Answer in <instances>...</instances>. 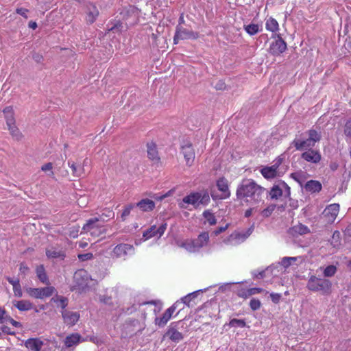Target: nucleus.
<instances>
[{
  "label": "nucleus",
  "instance_id": "obj_1",
  "mask_svg": "<svg viewBox=\"0 0 351 351\" xmlns=\"http://www.w3.org/2000/svg\"><path fill=\"white\" fill-rule=\"evenodd\" d=\"M265 189L257 184L252 179H244L239 184L236 195L238 199H244L246 202L257 203L261 201Z\"/></svg>",
  "mask_w": 351,
  "mask_h": 351
},
{
  "label": "nucleus",
  "instance_id": "obj_50",
  "mask_svg": "<svg viewBox=\"0 0 351 351\" xmlns=\"http://www.w3.org/2000/svg\"><path fill=\"white\" fill-rule=\"evenodd\" d=\"M261 303L259 300L252 298L250 302V306L252 310L256 311L261 308Z\"/></svg>",
  "mask_w": 351,
  "mask_h": 351
},
{
  "label": "nucleus",
  "instance_id": "obj_38",
  "mask_svg": "<svg viewBox=\"0 0 351 351\" xmlns=\"http://www.w3.org/2000/svg\"><path fill=\"white\" fill-rule=\"evenodd\" d=\"M68 165L72 169L74 176L80 177L84 173V168L80 165H77L75 162L69 160Z\"/></svg>",
  "mask_w": 351,
  "mask_h": 351
},
{
  "label": "nucleus",
  "instance_id": "obj_59",
  "mask_svg": "<svg viewBox=\"0 0 351 351\" xmlns=\"http://www.w3.org/2000/svg\"><path fill=\"white\" fill-rule=\"evenodd\" d=\"M1 329L3 333L7 335H14L16 334L14 331L12 330V329L7 326H2Z\"/></svg>",
  "mask_w": 351,
  "mask_h": 351
},
{
  "label": "nucleus",
  "instance_id": "obj_22",
  "mask_svg": "<svg viewBox=\"0 0 351 351\" xmlns=\"http://www.w3.org/2000/svg\"><path fill=\"white\" fill-rule=\"evenodd\" d=\"M339 211V205L338 204H332L328 206L324 210L323 214L329 217L328 220L333 221L337 216Z\"/></svg>",
  "mask_w": 351,
  "mask_h": 351
},
{
  "label": "nucleus",
  "instance_id": "obj_54",
  "mask_svg": "<svg viewBox=\"0 0 351 351\" xmlns=\"http://www.w3.org/2000/svg\"><path fill=\"white\" fill-rule=\"evenodd\" d=\"M343 132L347 137L351 138V120H348L346 123Z\"/></svg>",
  "mask_w": 351,
  "mask_h": 351
},
{
  "label": "nucleus",
  "instance_id": "obj_37",
  "mask_svg": "<svg viewBox=\"0 0 351 351\" xmlns=\"http://www.w3.org/2000/svg\"><path fill=\"white\" fill-rule=\"evenodd\" d=\"M290 232L293 234L294 233H295V234L302 235V234L308 233L309 232V229L308 228L307 226H306L302 223H299L298 225L293 226L291 229Z\"/></svg>",
  "mask_w": 351,
  "mask_h": 351
},
{
  "label": "nucleus",
  "instance_id": "obj_26",
  "mask_svg": "<svg viewBox=\"0 0 351 351\" xmlns=\"http://www.w3.org/2000/svg\"><path fill=\"white\" fill-rule=\"evenodd\" d=\"M165 337H167L169 339L174 342H179L183 339V335L173 327H169L166 332Z\"/></svg>",
  "mask_w": 351,
  "mask_h": 351
},
{
  "label": "nucleus",
  "instance_id": "obj_34",
  "mask_svg": "<svg viewBox=\"0 0 351 351\" xmlns=\"http://www.w3.org/2000/svg\"><path fill=\"white\" fill-rule=\"evenodd\" d=\"M3 113L5 114L7 125L15 123V119L12 106H7L3 110Z\"/></svg>",
  "mask_w": 351,
  "mask_h": 351
},
{
  "label": "nucleus",
  "instance_id": "obj_12",
  "mask_svg": "<svg viewBox=\"0 0 351 351\" xmlns=\"http://www.w3.org/2000/svg\"><path fill=\"white\" fill-rule=\"evenodd\" d=\"M179 304V302H176L169 308H168L162 314V315L160 317H156L154 320V323L156 325L159 327H164L167 323L171 318L173 313L176 311L178 306Z\"/></svg>",
  "mask_w": 351,
  "mask_h": 351
},
{
  "label": "nucleus",
  "instance_id": "obj_29",
  "mask_svg": "<svg viewBox=\"0 0 351 351\" xmlns=\"http://www.w3.org/2000/svg\"><path fill=\"white\" fill-rule=\"evenodd\" d=\"M305 189L311 193L319 192L322 190V184L317 180H309L305 184Z\"/></svg>",
  "mask_w": 351,
  "mask_h": 351
},
{
  "label": "nucleus",
  "instance_id": "obj_52",
  "mask_svg": "<svg viewBox=\"0 0 351 351\" xmlns=\"http://www.w3.org/2000/svg\"><path fill=\"white\" fill-rule=\"evenodd\" d=\"M195 297V293H192L190 294H188L187 295L184 296L182 298V302L185 304L187 306H190V302L192 300L193 298Z\"/></svg>",
  "mask_w": 351,
  "mask_h": 351
},
{
  "label": "nucleus",
  "instance_id": "obj_53",
  "mask_svg": "<svg viewBox=\"0 0 351 351\" xmlns=\"http://www.w3.org/2000/svg\"><path fill=\"white\" fill-rule=\"evenodd\" d=\"M12 288H13L14 295L16 297L21 298L23 295V291H22L21 286L20 283H19L16 285H14V287H12Z\"/></svg>",
  "mask_w": 351,
  "mask_h": 351
},
{
  "label": "nucleus",
  "instance_id": "obj_32",
  "mask_svg": "<svg viewBox=\"0 0 351 351\" xmlns=\"http://www.w3.org/2000/svg\"><path fill=\"white\" fill-rule=\"evenodd\" d=\"M203 243H180V247L189 252H195L202 247Z\"/></svg>",
  "mask_w": 351,
  "mask_h": 351
},
{
  "label": "nucleus",
  "instance_id": "obj_61",
  "mask_svg": "<svg viewBox=\"0 0 351 351\" xmlns=\"http://www.w3.org/2000/svg\"><path fill=\"white\" fill-rule=\"evenodd\" d=\"M290 176L294 180H295L296 182H298L301 184L302 176H301L300 173H299V172L292 173Z\"/></svg>",
  "mask_w": 351,
  "mask_h": 351
},
{
  "label": "nucleus",
  "instance_id": "obj_3",
  "mask_svg": "<svg viewBox=\"0 0 351 351\" xmlns=\"http://www.w3.org/2000/svg\"><path fill=\"white\" fill-rule=\"evenodd\" d=\"M306 287L310 291H321L324 295H329L331 293L332 283L329 280L311 276L308 280Z\"/></svg>",
  "mask_w": 351,
  "mask_h": 351
},
{
  "label": "nucleus",
  "instance_id": "obj_11",
  "mask_svg": "<svg viewBox=\"0 0 351 351\" xmlns=\"http://www.w3.org/2000/svg\"><path fill=\"white\" fill-rule=\"evenodd\" d=\"M134 248L132 245L125 243H120L113 250L112 254L117 258L125 259L128 255L133 254Z\"/></svg>",
  "mask_w": 351,
  "mask_h": 351
},
{
  "label": "nucleus",
  "instance_id": "obj_31",
  "mask_svg": "<svg viewBox=\"0 0 351 351\" xmlns=\"http://www.w3.org/2000/svg\"><path fill=\"white\" fill-rule=\"evenodd\" d=\"M51 302H54L57 304L58 307H60L62 311L66 310V307L68 306V299L66 297L59 295L56 294L51 300Z\"/></svg>",
  "mask_w": 351,
  "mask_h": 351
},
{
  "label": "nucleus",
  "instance_id": "obj_21",
  "mask_svg": "<svg viewBox=\"0 0 351 351\" xmlns=\"http://www.w3.org/2000/svg\"><path fill=\"white\" fill-rule=\"evenodd\" d=\"M252 228H248L246 230H236L230 235L228 241H232L235 240H245L252 234Z\"/></svg>",
  "mask_w": 351,
  "mask_h": 351
},
{
  "label": "nucleus",
  "instance_id": "obj_27",
  "mask_svg": "<svg viewBox=\"0 0 351 351\" xmlns=\"http://www.w3.org/2000/svg\"><path fill=\"white\" fill-rule=\"evenodd\" d=\"M81 335L78 333H72L66 337L64 342L66 348H71L77 345L81 340Z\"/></svg>",
  "mask_w": 351,
  "mask_h": 351
},
{
  "label": "nucleus",
  "instance_id": "obj_8",
  "mask_svg": "<svg viewBox=\"0 0 351 351\" xmlns=\"http://www.w3.org/2000/svg\"><path fill=\"white\" fill-rule=\"evenodd\" d=\"M86 14L85 21L87 25H91L97 19L99 12L95 4L91 2H86L84 5Z\"/></svg>",
  "mask_w": 351,
  "mask_h": 351
},
{
  "label": "nucleus",
  "instance_id": "obj_35",
  "mask_svg": "<svg viewBox=\"0 0 351 351\" xmlns=\"http://www.w3.org/2000/svg\"><path fill=\"white\" fill-rule=\"evenodd\" d=\"M40 295H41V299H44L45 298H49L51 295H53L56 292V289L55 287L52 286L47 285L45 287L40 288Z\"/></svg>",
  "mask_w": 351,
  "mask_h": 351
},
{
  "label": "nucleus",
  "instance_id": "obj_60",
  "mask_svg": "<svg viewBox=\"0 0 351 351\" xmlns=\"http://www.w3.org/2000/svg\"><path fill=\"white\" fill-rule=\"evenodd\" d=\"M199 241H208L209 235L206 232H202L198 236Z\"/></svg>",
  "mask_w": 351,
  "mask_h": 351
},
{
  "label": "nucleus",
  "instance_id": "obj_55",
  "mask_svg": "<svg viewBox=\"0 0 351 351\" xmlns=\"http://www.w3.org/2000/svg\"><path fill=\"white\" fill-rule=\"evenodd\" d=\"M214 87L216 90H224L226 89V84L223 80H220L215 83Z\"/></svg>",
  "mask_w": 351,
  "mask_h": 351
},
{
  "label": "nucleus",
  "instance_id": "obj_24",
  "mask_svg": "<svg viewBox=\"0 0 351 351\" xmlns=\"http://www.w3.org/2000/svg\"><path fill=\"white\" fill-rule=\"evenodd\" d=\"M12 304L13 306L19 311H27L34 308L33 304L30 301L26 300H14Z\"/></svg>",
  "mask_w": 351,
  "mask_h": 351
},
{
  "label": "nucleus",
  "instance_id": "obj_46",
  "mask_svg": "<svg viewBox=\"0 0 351 351\" xmlns=\"http://www.w3.org/2000/svg\"><path fill=\"white\" fill-rule=\"evenodd\" d=\"M135 208V204H128L127 206H125L122 214H121V220L123 221L125 220L126 217L128 216H129V215L130 214V212L131 210Z\"/></svg>",
  "mask_w": 351,
  "mask_h": 351
},
{
  "label": "nucleus",
  "instance_id": "obj_51",
  "mask_svg": "<svg viewBox=\"0 0 351 351\" xmlns=\"http://www.w3.org/2000/svg\"><path fill=\"white\" fill-rule=\"evenodd\" d=\"M99 299L101 303L108 305L112 304V297L110 295H108L106 294L100 295Z\"/></svg>",
  "mask_w": 351,
  "mask_h": 351
},
{
  "label": "nucleus",
  "instance_id": "obj_39",
  "mask_svg": "<svg viewBox=\"0 0 351 351\" xmlns=\"http://www.w3.org/2000/svg\"><path fill=\"white\" fill-rule=\"evenodd\" d=\"M217 186L220 191L226 193L227 197L230 196V193L228 190V182L226 179H224V178L219 179L217 182Z\"/></svg>",
  "mask_w": 351,
  "mask_h": 351
},
{
  "label": "nucleus",
  "instance_id": "obj_14",
  "mask_svg": "<svg viewBox=\"0 0 351 351\" xmlns=\"http://www.w3.org/2000/svg\"><path fill=\"white\" fill-rule=\"evenodd\" d=\"M258 293L267 295L268 291L260 287L241 288L237 291V296L243 299H247L252 295Z\"/></svg>",
  "mask_w": 351,
  "mask_h": 351
},
{
  "label": "nucleus",
  "instance_id": "obj_47",
  "mask_svg": "<svg viewBox=\"0 0 351 351\" xmlns=\"http://www.w3.org/2000/svg\"><path fill=\"white\" fill-rule=\"evenodd\" d=\"M337 271V267L334 265L327 266L324 271V276L325 277H332Z\"/></svg>",
  "mask_w": 351,
  "mask_h": 351
},
{
  "label": "nucleus",
  "instance_id": "obj_41",
  "mask_svg": "<svg viewBox=\"0 0 351 351\" xmlns=\"http://www.w3.org/2000/svg\"><path fill=\"white\" fill-rule=\"evenodd\" d=\"M10 134L16 140L21 139L22 135L15 123L7 125Z\"/></svg>",
  "mask_w": 351,
  "mask_h": 351
},
{
  "label": "nucleus",
  "instance_id": "obj_40",
  "mask_svg": "<svg viewBox=\"0 0 351 351\" xmlns=\"http://www.w3.org/2000/svg\"><path fill=\"white\" fill-rule=\"evenodd\" d=\"M27 295L33 298L41 299L40 289V288H32L29 287L25 289Z\"/></svg>",
  "mask_w": 351,
  "mask_h": 351
},
{
  "label": "nucleus",
  "instance_id": "obj_33",
  "mask_svg": "<svg viewBox=\"0 0 351 351\" xmlns=\"http://www.w3.org/2000/svg\"><path fill=\"white\" fill-rule=\"evenodd\" d=\"M46 255L49 258H60L61 259H64L65 257L64 252L62 250H57L53 247L47 250Z\"/></svg>",
  "mask_w": 351,
  "mask_h": 351
},
{
  "label": "nucleus",
  "instance_id": "obj_63",
  "mask_svg": "<svg viewBox=\"0 0 351 351\" xmlns=\"http://www.w3.org/2000/svg\"><path fill=\"white\" fill-rule=\"evenodd\" d=\"M19 271L25 274L29 271V267L27 266V265L24 263H21L20 264Z\"/></svg>",
  "mask_w": 351,
  "mask_h": 351
},
{
  "label": "nucleus",
  "instance_id": "obj_56",
  "mask_svg": "<svg viewBox=\"0 0 351 351\" xmlns=\"http://www.w3.org/2000/svg\"><path fill=\"white\" fill-rule=\"evenodd\" d=\"M281 297H282V295L280 293H270L271 300L274 304H278L281 299Z\"/></svg>",
  "mask_w": 351,
  "mask_h": 351
},
{
  "label": "nucleus",
  "instance_id": "obj_64",
  "mask_svg": "<svg viewBox=\"0 0 351 351\" xmlns=\"http://www.w3.org/2000/svg\"><path fill=\"white\" fill-rule=\"evenodd\" d=\"M344 234L349 238H351V223L347 226L344 231Z\"/></svg>",
  "mask_w": 351,
  "mask_h": 351
},
{
  "label": "nucleus",
  "instance_id": "obj_4",
  "mask_svg": "<svg viewBox=\"0 0 351 351\" xmlns=\"http://www.w3.org/2000/svg\"><path fill=\"white\" fill-rule=\"evenodd\" d=\"M105 219L102 215L98 217H93L86 221V223L82 227V232H89L93 237H99L102 232L103 223Z\"/></svg>",
  "mask_w": 351,
  "mask_h": 351
},
{
  "label": "nucleus",
  "instance_id": "obj_48",
  "mask_svg": "<svg viewBox=\"0 0 351 351\" xmlns=\"http://www.w3.org/2000/svg\"><path fill=\"white\" fill-rule=\"evenodd\" d=\"M275 208H276L275 204H270L269 206H268L266 208H265L262 211L261 214L263 217H268L272 214V213L274 211Z\"/></svg>",
  "mask_w": 351,
  "mask_h": 351
},
{
  "label": "nucleus",
  "instance_id": "obj_5",
  "mask_svg": "<svg viewBox=\"0 0 351 351\" xmlns=\"http://www.w3.org/2000/svg\"><path fill=\"white\" fill-rule=\"evenodd\" d=\"M268 193L271 199H278L282 195L285 197H289L291 195V189L285 181L278 180L271 188Z\"/></svg>",
  "mask_w": 351,
  "mask_h": 351
},
{
  "label": "nucleus",
  "instance_id": "obj_30",
  "mask_svg": "<svg viewBox=\"0 0 351 351\" xmlns=\"http://www.w3.org/2000/svg\"><path fill=\"white\" fill-rule=\"evenodd\" d=\"M263 176L267 179L274 178L276 176L277 169L276 165L266 167L261 170Z\"/></svg>",
  "mask_w": 351,
  "mask_h": 351
},
{
  "label": "nucleus",
  "instance_id": "obj_49",
  "mask_svg": "<svg viewBox=\"0 0 351 351\" xmlns=\"http://www.w3.org/2000/svg\"><path fill=\"white\" fill-rule=\"evenodd\" d=\"M296 260V257H284L281 261V263L285 267H288Z\"/></svg>",
  "mask_w": 351,
  "mask_h": 351
},
{
  "label": "nucleus",
  "instance_id": "obj_15",
  "mask_svg": "<svg viewBox=\"0 0 351 351\" xmlns=\"http://www.w3.org/2000/svg\"><path fill=\"white\" fill-rule=\"evenodd\" d=\"M138 15V10L134 5H128L122 8L119 12L121 20L127 21L132 18H136Z\"/></svg>",
  "mask_w": 351,
  "mask_h": 351
},
{
  "label": "nucleus",
  "instance_id": "obj_17",
  "mask_svg": "<svg viewBox=\"0 0 351 351\" xmlns=\"http://www.w3.org/2000/svg\"><path fill=\"white\" fill-rule=\"evenodd\" d=\"M301 157L306 161L315 164L318 163L322 158L320 153L313 149H308V151L302 153Z\"/></svg>",
  "mask_w": 351,
  "mask_h": 351
},
{
  "label": "nucleus",
  "instance_id": "obj_36",
  "mask_svg": "<svg viewBox=\"0 0 351 351\" xmlns=\"http://www.w3.org/2000/svg\"><path fill=\"white\" fill-rule=\"evenodd\" d=\"M265 27L268 31L272 32H276L279 29L278 23L275 19L272 17H270L269 19L267 20Z\"/></svg>",
  "mask_w": 351,
  "mask_h": 351
},
{
  "label": "nucleus",
  "instance_id": "obj_28",
  "mask_svg": "<svg viewBox=\"0 0 351 351\" xmlns=\"http://www.w3.org/2000/svg\"><path fill=\"white\" fill-rule=\"evenodd\" d=\"M121 19L120 17L119 19H114L111 21L108 26L111 25L110 27L108 28V32H112L114 33H121L123 29V23L121 21Z\"/></svg>",
  "mask_w": 351,
  "mask_h": 351
},
{
  "label": "nucleus",
  "instance_id": "obj_57",
  "mask_svg": "<svg viewBox=\"0 0 351 351\" xmlns=\"http://www.w3.org/2000/svg\"><path fill=\"white\" fill-rule=\"evenodd\" d=\"M93 256L92 253L80 254L77 255L78 258L81 261L90 260L93 258Z\"/></svg>",
  "mask_w": 351,
  "mask_h": 351
},
{
  "label": "nucleus",
  "instance_id": "obj_6",
  "mask_svg": "<svg viewBox=\"0 0 351 351\" xmlns=\"http://www.w3.org/2000/svg\"><path fill=\"white\" fill-rule=\"evenodd\" d=\"M199 37L198 32L186 29L178 25L176 27V32L173 36V44L177 45L180 40L192 39L195 40Z\"/></svg>",
  "mask_w": 351,
  "mask_h": 351
},
{
  "label": "nucleus",
  "instance_id": "obj_20",
  "mask_svg": "<svg viewBox=\"0 0 351 351\" xmlns=\"http://www.w3.org/2000/svg\"><path fill=\"white\" fill-rule=\"evenodd\" d=\"M147 157L149 159L155 162H158L160 160V157L158 156V152L156 143L152 141L147 143Z\"/></svg>",
  "mask_w": 351,
  "mask_h": 351
},
{
  "label": "nucleus",
  "instance_id": "obj_44",
  "mask_svg": "<svg viewBox=\"0 0 351 351\" xmlns=\"http://www.w3.org/2000/svg\"><path fill=\"white\" fill-rule=\"evenodd\" d=\"M203 217L206 219L210 225H215L217 223V219L215 215L209 210L204 211Z\"/></svg>",
  "mask_w": 351,
  "mask_h": 351
},
{
  "label": "nucleus",
  "instance_id": "obj_62",
  "mask_svg": "<svg viewBox=\"0 0 351 351\" xmlns=\"http://www.w3.org/2000/svg\"><path fill=\"white\" fill-rule=\"evenodd\" d=\"M101 215H102L103 218L105 219V221H107L105 217L108 219L113 218L114 216V213L112 210H107L106 213H104Z\"/></svg>",
  "mask_w": 351,
  "mask_h": 351
},
{
  "label": "nucleus",
  "instance_id": "obj_23",
  "mask_svg": "<svg viewBox=\"0 0 351 351\" xmlns=\"http://www.w3.org/2000/svg\"><path fill=\"white\" fill-rule=\"evenodd\" d=\"M292 143L297 150H302L306 148L311 149L315 145L308 137L306 140L295 139Z\"/></svg>",
  "mask_w": 351,
  "mask_h": 351
},
{
  "label": "nucleus",
  "instance_id": "obj_25",
  "mask_svg": "<svg viewBox=\"0 0 351 351\" xmlns=\"http://www.w3.org/2000/svg\"><path fill=\"white\" fill-rule=\"evenodd\" d=\"M36 274L38 280L46 285H49L50 282L43 265H39L36 267Z\"/></svg>",
  "mask_w": 351,
  "mask_h": 351
},
{
  "label": "nucleus",
  "instance_id": "obj_13",
  "mask_svg": "<svg viewBox=\"0 0 351 351\" xmlns=\"http://www.w3.org/2000/svg\"><path fill=\"white\" fill-rule=\"evenodd\" d=\"M276 36L277 38L270 45L269 52L274 56H279L287 49V43L279 34L276 35L274 38Z\"/></svg>",
  "mask_w": 351,
  "mask_h": 351
},
{
  "label": "nucleus",
  "instance_id": "obj_16",
  "mask_svg": "<svg viewBox=\"0 0 351 351\" xmlns=\"http://www.w3.org/2000/svg\"><path fill=\"white\" fill-rule=\"evenodd\" d=\"M62 317L64 323L69 326H74L80 317V315L78 312H73L68 310L62 311Z\"/></svg>",
  "mask_w": 351,
  "mask_h": 351
},
{
  "label": "nucleus",
  "instance_id": "obj_58",
  "mask_svg": "<svg viewBox=\"0 0 351 351\" xmlns=\"http://www.w3.org/2000/svg\"><path fill=\"white\" fill-rule=\"evenodd\" d=\"M29 12V10L26 8H19L16 10V12L21 16H23L25 19H27V13Z\"/></svg>",
  "mask_w": 351,
  "mask_h": 351
},
{
  "label": "nucleus",
  "instance_id": "obj_7",
  "mask_svg": "<svg viewBox=\"0 0 351 351\" xmlns=\"http://www.w3.org/2000/svg\"><path fill=\"white\" fill-rule=\"evenodd\" d=\"M73 281L75 284L72 286V291L83 290L87 285L88 277L86 271L84 269H80L75 272L73 275Z\"/></svg>",
  "mask_w": 351,
  "mask_h": 351
},
{
  "label": "nucleus",
  "instance_id": "obj_45",
  "mask_svg": "<svg viewBox=\"0 0 351 351\" xmlns=\"http://www.w3.org/2000/svg\"><path fill=\"white\" fill-rule=\"evenodd\" d=\"M228 325L230 327L243 328L246 326V323L244 319H239L234 318L230 321Z\"/></svg>",
  "mask_w": 351,
  "mask_h": 351
},
{
  "label": "nucleus",
  "instance_id": "obj_2",
  "mask_svg": "<svg viewBox=\"0 0 351 351\" xmlns=\"http://www.w3.org/2000/svg\"><path fill=\"white\" fill-rule=\"evenodd\" d=\"M210 201V195L208 191L193 192L184 197L182 202L179 204V206L181 208H187L185 204H191L195 208H197L199 205L207 206Z\"/></svg>",
  "mask_w": 351,
  "mask_h": 351
},
{
  "label": "nucleus",
  "instance_id": "obj_9",
  "mask_svg": "<svg viewBox=\"0 0 351 351\" xmlns=\"http://www.w3.org/2000/svg\"><path fill=\"white\" fill-rule=\"evenodd\" d=\"M166 229L167 223H162L158 227H157L156 225H154L143 232V237L145 240L150 239L152 238L159 239L164 234Z\"/></svg>",
  "mask_w": 351,
  "mask_h": 351
},
{
  "label": "nucleus",
  "instance_id": "obj_42",
  "mask_svg": "<svg viewBox=\"0 0 351 351\" xmlns=\"http://www.w3.org/2000/svg\"><path fill=\"white\" fill-rule=\"evenodd\" d=\"M246 32L251 35H255L259 32V25L258 24L251 23L244 26Z\"/></svg>",
  "mask_w": 351,
  "mask_h": 351
},
{
  "label": "nucleus",
  "instance_id": "obj_43",
  "mask_svg": "<svg viewBox=\"0 0 351 351\" xmlns=\"http://www.w3.org/2000/svg\"><path fill=\"white\" fill-rule=\"evenodd\" d=\"M308 137L315 143L321 140V134L314 129L309 130L308 132Z\"/></svg>",
  "mask_w": 351,
  "mask_h": 351
},
{
  "label": "nucleus",
  "instance_id": "obj_10",
  "mask_svg": "<svg viewBox=\"0 0 351 351\" xmlns=\"http://www.w3.org/2000/svg\"><path fill=\"white\" fill-rule=\"evenodd\" d=\"M181 152L184 156L186 166L191 167L195 156L192 143L189 141L183 142L181 145Z\"/></svg>",
  "mask_w": 351,
  "mask_h": 351
},
{
  "label": "nucleus",
  "instance_id": "obj_18",
  "mask_svg": "<svg viewBox=\"0 0 351 351\" xmlns=\"http://www.w3.org/2000/svg\"><path fill=\"white\" fill-rule=\"evenodd\" d=\"M24 345L30 351H40L44 343L38 338H29L25 341Z\"/></svg>",
  "mask_w": 351,
  "mask_h": 351
},
{
  "label": "nucleus",
  "instance_id": "obj_19",
  "mask_svg": "<svg viewBox=\"0 0 351 351\" xmlns=\"http://www.w3.org/2000/svg\"><path fill=\"white\" fill-rule=\"evenodd\" d=\"M134 204L135 207L138 208L143 212H149L155 208V202L147 198L143 199Z\"/></svg>",
  "mask_w": 351,
  "mask_h": 351
}]
</instances>
